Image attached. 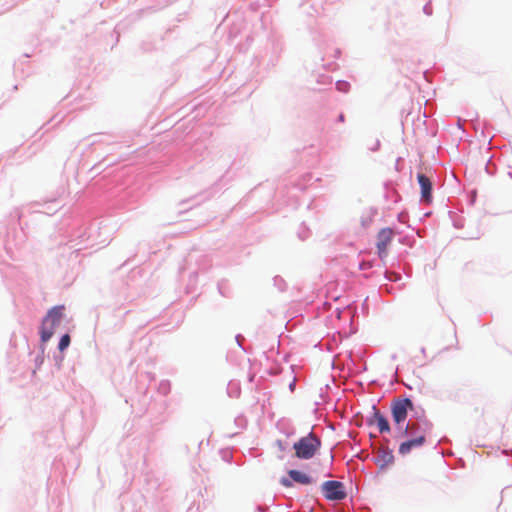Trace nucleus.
Returning <instances> with one entry per match:
<instances>
[{
	"instance_id": "nucleus-1",
	"label": "nucleus",
	"mask_w": 512,
	"mask_h": 512,
	"mask_svg": "<svg viewBox=\"0 0 512 512\" xmlns=\"http://www.w3.org/2000/svg\"><path fill=\"white\" fill-rule=\"evenodd\" d=\"M412 401L408 398L400 399L394 402L392 405V417L394 422L398 425L400 431V437H406L409 430H414V425H409L406 422L408 410L412 409Z\"/></svg>"
},
{
	"instance_id": "nucleus-2",
	"label": "nucleus",
	"mask_w": 512,
	"mask_h": 512,
	"mask_svg": "<svg viewBox=\"0 0 512 512\" xmlns=\"http://www.w3.org/2000/svg\"><path fill=\"white\" fill-rule=\"evenodd\" d=\"M64 306H54L51 308L47 315L44 317L41 325V340L47 342L54 334V330L59 326L64 316Z\"/></svg>"
},
{
	"instance_id": "nucleus-3",
	"label": "nucleus",
	"mask_w": 512,
	"mask_h": 512,
	"mask_svg": "<svg viewBox=\"0 0 512 512\" xmlns=\"http://www.w3.org/2000/svg\"><path fill=\"white\" fill-rule=\"evenodd\" d=\"M322 493L331 501H341L347 496L346 488L340 481L329 480L322 483Z\"/></svg>"
},
{
	"instance_id": "nucleus-4",
	"label": "nucleus",
	"mask_w": 512,
	"mask_h": 512,
	"mask_svg": "<svg viewBox=\"0 0 512 512\" xmlns=\"http://www.w3.org/2000/svg\"><path fill=\"white\" fill-rule=\"evenodd\" d=\"M324 310L331 311V314L327 317L326 320V326L331 329H340V320L342 315L347 319H350L351 317V312L349 309L344 308L341 310L339 306L332 307V305L327 302L322 304V312Z\"/></svg>"
},
{
	"instance_id": "nucleus-5",
	"label": "nucleus",
	"mask_w": 512,
	"mask_h": 512,
	"mask_svg": "<svg viewBox=\"0 0 512 512\" xmlns=\"http://www.w3.org/2000/svg\"><path fill=\"white\" fill-rule=\"evenodd\" d=\"M318 443L316 437L310 434L307 437L301 438L298 442L294 443V449L298 458L308 459L314 455L315 446Z\"/></svg>"
},
{
	"instance_id": "nucleus-6",
	"label": "nucleus",
	"mask_w": 512,
	"mask_h": 512,
	"mask_svg": "<svg viewBox=\"0 0 512 512\" xmlns=\"http://www.w3.org/2000/svg\"><path fill=\"white\" fill-rule=\"evenodd\" d=\"M412 431L413 434H415V437L401 443L399 446V453L402 455L408 454L413 448L420 447L425 442L424 431L420 430L419 427H415Z\"/></svg>"
},
{
	"instance_id": "nucleus-7",
	"label": "nucleus",
	"mask_w": 512,
	"mask_h": 512,
	"mask_svg": "<svg viewBox=\"0 0 512 512\" xmlns=\"http://www.w3.org/2000/svg\"><path fill=\"white\" fill-rule=\"evenodd\" d=\"M393 238V230L390 228L382 229L377 236V249L378 254L381 259L386 257L387 255V247L392 241Z\"/></svg>"
},
{
	"instance_id": "nucleus-8",
	"label": "nucleus",
	"mask_w": 512,
	"mask_h": 512,
	"mask_svg": "<svg viewBox=\"0 0 512 512\" xmlns=\"http://www.w3.org/2000/svg\"><path fill=\"white\" fill-rule=\"evenodd\" d=\"M418 182L421 187L422 197L429 199L431 195V182L428 177L423 174H418Z\"/></svg>"
},
{
	"instance_id": "nucleus-9",
	"label": "nucleus",
	"mask_w": 512,
	"mask_h": 512,
	"mask_svg": "<svg viewBox=\"0 0 512 512\" xmlns=\"http://www.w3.org/2000/svg\"><path fill=\"white\" fill-rule=\"evenodd\" d=\"M288 474H289L290 478L296 483H299L302 485L311 483L310 477L306 473L301 472L299 470H290L288 472Z\"/></svg>"
},
{
	"instance_id": "nucleus-10",
	"label": "nucleus",
	"mask_w": 512,
	"mask_h": 512,
	"mask_svg": "<svg viewBox=\"0 0 512 512\" xmlns=\"http://www.w3.org/2000/svg\"><path fill=\"white\" fill-rule=\"evenodd\" d=\"M376 422H377V427H378L380 433H386V432L390 431L389 423L384 416L377 414Z\"/></svg>"
},
{
	"instance_id": "nucleus-11",
	"label": "nucleus",
	"mask_w": 512,
	"mask_h": 512,
	"mask_svg": "<svg viewBox=\"0 0 512 512\" xmlns=\"http://www.w3.org/2000/svg\"><path fill=\"white\" fill-rule=\"evenodd\" d=\"M70 344V336L68 334H65L61 337L59 341L58 348L62 352L64 351Z\"/></svg>"
},
{
	"instance_id": "nucleus-12",
	"label": "nucleus",
	"mask_w": 512,
	"mask_h": 512,
	"mask_svg": "<svg viewBox=\"0 0 512 512\" xmlns=\"http://www.w3.org/2000/svg\"><path fill=\"white\" fill-rule=\"evenodd\" d=\"M350 84L346 81H338L336 83L337 90L341 92H347L349 90Z\"/></svg>"
},
{
	"instance_id": "nucleus-13",
	"label": "nucleus",
	"mask_w": 512,
	"mask_h": 512,
	"mask_svg": "<svg viewBox=\"0 0 512 512\" xmlns=\"http://www.w3.org/2000/svg\"><path fill=\"white\" fill-rule=\"evenodd\" d=\"M280 482H281L282 485H284L286 487H290L292 485V482L289 479L285 478V477L282 478Z\"/></svg>"
},
{
	"instance_id": "nucleus-14",
	"label": "nucleus",
	"mask_w": 512,
	"mask_h": 512,
	"mask_svg": "<svg viewBox=\"0 0 512 512\" xmlns=\"http://www.w3.org/2000/svg\"><path fill=\"white\" fill-rule=\"evenodd\" d=\"M424 12L427 14V15H431L432 14V8H431V5L430 4H426L424 6Z\"/></svg>"
},
{
	"instance_id": "nucleus-15",
	"label": "nucleus",
	"mask_w": 512,
	"mask_h": 512,
	"mask_svg": "<svg viewBox=\"0 0 512 512\" xmlns=\"http://www.w3.org/2000/svg\"><path fill=\"white\" fill-rule=\"evenodd\" d=\"M329 364L332 365L333 364V361H332V358L329 359Z\"/></svg>"
}]
</instances>
